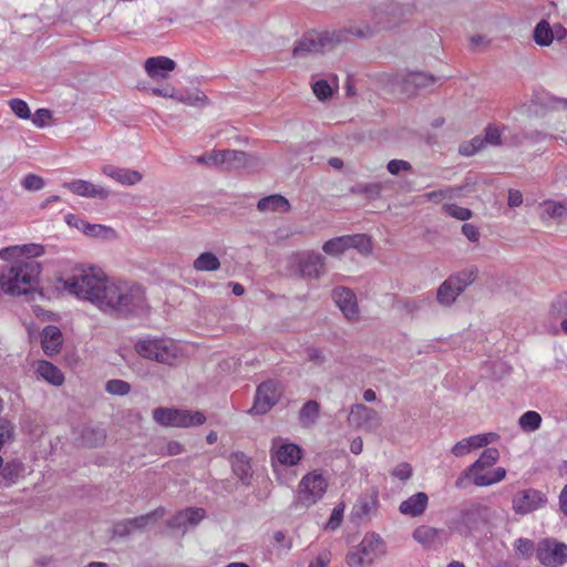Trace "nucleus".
Returning <instances> with one entry per match:
<instances>
[{
	"mask_svg": "<svg viewBox=\"0 0 567 567\" xmlns=\"http://www.w3.org/2000/svg\"><path fill=\"white\" fill-rule=\"evenodd\" d=\"M313 94L319 101H327L333 95V89L327 80H318L312 83Z\"/></svg>",
	"mask_w": 567,
	"mask_h": 567,
	"instance_id": "de8ad7c7",
	"label": "nucleus"
},
{
	"mask_svg": "<svg viewBox=\"0 0 567 567\" xmlns=\"http://www.w3.org/2000/svg\"><path fill=\"white\" fill-rule=\"evenodd\" d=\"M51 118V111L48 109H39L35 111L32 122L38 127L45 126L47 122Z\"/></svg>",
	"mask_w": 567,
	"mask_h": 567,
	"instance_id": "e2e57ef3",
	"label": "nucleus"
},
{
	"mask_svg": "<svg viewBox=\"0 0 567 567\" xmlns=\"http://www.w3.org/2000/svg\"><path fill=\"white\" fill-rule=\"evenodd\" d=\"M205 517V509L199 507H188L178 512L169 520L167 527L171 529L182 530L183 534L188 527H194Z\"/></svg>",
	"mask_w": 567,
	"mask_h": 567,
	"instance_id": "4468645a",
	"label": "nucleus"
},
{
	"mask_svg": "<svg viewBox=\"0 0 567 567\" xmlns=\"http://www.w3.org/2000/svg\"><path fill=\"white\" fill-rule=\"evenodd\" d=\"M478 275V269L475 266H471L468 268L462 269L449 276L452 284L458 289L457 291L463 293L465 289L471 286L476 279Z\"/></svg>",
	"mask_w": 567,
	"mask_h": 567,
	"instance_id": "bb28decb",
	"label": "nucleus"
},
{
	"mask_svg": "<svg viewBox=\"0 0 567 567\" xmlns=\"http://www.w3.org/2000/svg\"><path fill=\"white\" fill-rule=\"evenodd\" d=\"M343 516V505H338L333 508L331 516L327 523V528L336 529L340 526Z\"/></svg>",
	"mask_w": 567,
	"mask_h": 567,
	"instance_id": "052dcab7",
	"label": "nucleus"
},
{
	"mask_svg": "<svg viewBox=\"0 0 567 567\" xmlns=\"http://www.w3.org/2000/svg\"><path fill=\"white\" fill-rule=\"evenodd\" d=\"M478 474L475 472H470V466L457 477L455 481V487L458 489L465 488L467 485V481L472 478L473 484L475 485V477Z\"/></svg>",
	"mask_w": 567,
	"mask_h": 567,
	"instance_id": "69168bd1",
	"label": "nucleus"
},
{
	"mask_svg": "<svg viewBox=\"0 0 567 567\" xmlns=\"http://www.w3.org/2000/svg\"><path fill=\"white\" fill-rule=\"evenodd\" d=\"M328 483L322 474L311 472L305 475L298 485L297 503L309 507L322 498Z\"/></svg>",
	"mask_w": 567,
	"mask_h": 567,
	"instance_id": "0eeeda50",
	"label": "nucleus"
},
{
	"mask_svg": "<svg viewBox=\"0 0 567 567\" xmlns=\"http://www.w3.org/2000/svg\"><path fill=\"white\" fill-rule=\"evenodd\" d=\"M485 145L484 138L481 136L473 137L470 142L460 145L458 152L463 156H473L480 152Z\"/></svg>",
	"mask_w": 567,
	"mask_h": 567,
	"instance_id": "09e8293b",
	"label": "nucleus"
},
{
	"mask_svg": "<svg viewBox=\"0 0 567 567\" xmlns=\"http://www.w3.org/2000/svg\"><path fill=\"white\" fill-rule=\"evenodd\" d=\"M378 505V495L371 496H362L358 499L357 504L353 506L352 515L362 518L364 516L370 515L373 511H375Z\"/></svg>",
	"mask_w": 567,
	"mask_h": 567,
	"instance_id": "e433bc0d",
	"label": "nucleus"
},
{
	"mask_svg": "<svg viewBox=\"0 0 567 567\" xmlns=\"http://www.w3.org/2000/svg\"><path fill=\"white\" fill-rule=\"evenodd\" d=\"M144 68L150 78L166 79L168 72L175 70L176 63L167 56H152L145 61Z\"/></svg>",
	"mask_w": 567,
	"mask_h": 567,
	"instance_id": "aec40b11",
	"label": "nucleus"
},
{
	"mask_svg": "<svg viewBox=\"0 0 567 567\" xmlns=\"http://www.w3.org/2000/svg\"><path fill=\"white\" fill-rule=\"evenodd\" d=\"M166 514V509L162 506L157 507L156 509L145 514L141 515L134 518L130 519V525L132 526V530H141L145 528L147 525L157 522L158 519L163 518Z\"/></svg>",
	"mask_w": 567,
	"mask_h": 567,
	"instance_id": "2f4dec72",
	"label": "nucleus"
},
{
	"mask_svg": "<svg viewBox=\"0 0 567 567\" xmlns=\"http://www.w3.org/2000/svg\"><path fill=\"white\" fill-rule=\"evenodd\" d=\"M383 185L379 182L375 183H358L350 188L353 195H363L367 199H377L381 196Z\"/></svg>",
	"mask_w": 567,
	"mask_h": 567,
	"instance_id": "c9c22d12",
	"label": "nucleus"
},
{
	"mask_svg": "<svg viewBox=\"0 0 567 567\" xmlns=\"http://www.w3.org/2000/svg\"><path fill=\"white\" fill-rule=\"evenodd\" d=\"M551 312L558 317L567 316V292L557 296L551 303ZM560 328L567 334V318L560 322Z\"/></svg>",
	"mask_w": 567,
	"mask_h": 567,
	"instance_id": "a19ab883",
	"label": "nucleus"
},
{
	"mask_svg": "<svg viewBox=\"0 0 567 567\" xmlns=\"http://www.w3.org/2000/svg\"><path fill=\"white\" fill-rule=\"evenodd\" d=\"M63 343V336L56 326H47L41 332V346L43 352L52 357L60 352Z\"/></svg>",
	"mask_w": 567,
	"mask_h": 567,
	"instance_id": "412c9836",
	"label": "nucleus"
},
{
	"mask_svg": "<svg viewBox=\"0 0 567 567\" xmlns=\"http://www.w3.org/2000/svg\"><path fill=\"white\" fill-rule=\"evenodd\" d=\"M534 41L540 47H548L554 40V29L547 20H540L534 28Z\"/></svg>",
	"mask_w": 567,
	"mask_h": 567,
	"instance_id": "f704fd0d",
	"label": "nucleus"
},
{
	"mask_svg": "<svg viewBox=\"0 0 567 567\" xmlns=\"http://www.w3.org/2000/svg\"><path fill=\"white\" fill-rule=\"evenodd\" d=\"M506 475V471L504 467H497L489 474H480L475 477L476 486H488L495 483L501 482Z\"/></svg>",
	"mask_w": 567,
	"mask_h": 567,
	"instance_id": "37998d69",
	"label": "nucleus"
},
{
	"mask_svg": "<svg viewBox=\"0 0 567 567\" xmlns=\"http://www.w3.org/2000/svg\"><path fill=\"white\" fill-rule=\"evenodd\" d=\"M233 473L245 485L250 484L252 476L250 460L243 452H235L229 456Z\"/></svg>",
	"mask_w": 567,
	"mask_h": 567,
	"instance_id": "5701e85b",
	"label": "nucleus"
},
{
	"mask_svg": "<svg viewBox=\"0 0 567 567\" xmlns=\"http://www.w3.org/2000/svg\"><path fill=\"white\" fill-rule=\"evenodd\" d=\"M105 390L113 395H125L131 391V385L124 380L112 379L106 382Z\"/></svg>",
	"mask_w": 567,
	"mask_h": 567,
	"instance_id": "3c124183",
	"label": "nucleus"
},
{
	"mask_svg": "<svg viewBox=\"0 0 567 567\" xmlns=\"http://www.w3.org/2000/svg\"><path fill=\"white\" fill-rule=\"evenodd\" d=\"M441 530L431 526H420L414 529L413 538L425 546L433 545L439 538Z\"/></svg>",
	"mask_w": 567,
	"mask_h": 567,
	"instance_id": "58836bf2",
	"label": "nucleus"
},
{
	"mask_svg": "<svg viewBox=\"0 0 567 567\" xmlns=\"http://www.w3.org/2000/svg\"><path fill=\"white\" fill-rule=\"evenodd\" d=\"M462 234L470 240V241H477L480 239V231L478 228L472 224H464L462 226Z\"/></svg>",
	"mask_w": 567,
	"mask_h": 567,
	"instance_id": "774afa93",
	"label": "nucleus"
},
{
	"mask_svg": "<svg viewBox=\"0 0 567 567\" xmlns=\"http://www.w3.org/2000/svg\"><path fill=\"white\" fill-rule=\"evenodd\" d=\"M136 352L148 360L164 364H173L178 355V347L172 339L146 338L135 344Z\"/></svg>",
	"mask_w": 567,
	"mask_h": 567,
	"instance_id": "39448f33",
	"label": "nucleus"
},
{
	"mask_svg": "<svg viewBox=\"0 0 567 567\" xmlns=\"http://www.w3.org/2000/svg\"><path fill=\"white\" fill-rule=\"evenodd\" d=\"M429 503V497L424 492H417L410 496L408 499L403 501L399 509L403 515H409L411 517L421 516Z\"/></svg>",
	"mask_w": 567,
	"mask_h": 567,
	"instance_id": "4be33fe9",
	"label": "nucleus"
},
{
	"mask_svg": "<svg viewBox=\"0 0 567 567\" xmlns=\"http://www.w3.org/2000/svg\"><path fill=\"white\" fill-rule=\"evenodd\" d=\"M280 392L278 383L274 380H268L257 386L254 404L249 410L250 414L262 415L266 414L279 401Z\"/></svg>",
	"mask_w": 567,
	"mask_h": 567,
	"instance_id": "9d476101",
	"label": "nucleus"
},
{
	"mask_svg": "<svg viewBox=\"0 0 567 567\" xmlns=\"http://www.w3.org/2000/svg\"><path fill=\"white\" fill-rule=\"evenodd\" d=\"M16 426L14 424L6 419H0V451L2 447L14 440Z\"/></svg>",
	"mask_w": 567,
	"mask_h": 567,
	"instance_id": "c03bdc74",
	"label": "nucleus"
},
{
	"mask_svg": "<svg viewBox=\"0 0 567 567\" xmlns=\"http://www.w3.org/2000/svg\"><path fill=\"white\" fill-rule=\"evenodd\" d=\"M194 269L197 271H214L219 269L220 261L216 255L206 251L200 254L193 262Z\"/></svg>",
	"mask_w": 567,
	"mask_h": 567,
	"instance_id": "4c0bfd02",
	"label": "nucleus"
},
{
	"mask_svg": "<svg viewBox=\"0 0 567 567\" xmlns=\"http://www.w3.org/2000/svg\"><path fill=\"white\" fill-rule=\"evenodd\" d=\"M491 518V509L481 503L462 504L449 520V527L461 536L471 537L482 530Z\"/></svg>",
	"mask_w": 567,
	"mask_h": 567,
	"instance_id": "20e7f679",
	"label": "nucleus"
},
{
	"mask_svg": "<svg viewBox=\"0 0 567 567\" xmlns=\"http://www.w3.org/2000/svg\"><path fill=\"white\" fill-rule=\"evenodd\" d=\"M382 540L378 535H365L361 543L358 545L359 550L362 553L363 558L368 560V565L372 564L375 557L381 551Z\"/></svg>",
	"mask_w": 567,
	"mask_h": 567,
	"instance_id": "393cba45",
	"label": "nucleus"
},
{
	"mask_svg": "<svg viewBox=\"0 0 567 567\" xmlns=\"http://www.w3.org/2000/svg\"><path fill=\"white\" fill-rule=\"evenodd\" d=\"M248 155L243 151L224 150L219 151V164L229 169H237L247 165Z\"/></svg>",
	"mask_w": 567,
	"mask_h": 567,
	"instance_id": "cd10ccee",
	"label": "nucleus"
},
{
	"mask_svg": "<svg viewBox=\"0 0 567 567\" xmlns=\"http://www.w3.org/2000/svg\"><path fill=\"white\" fill-rule=\"evenodd\" d=\"M347 563L350 567H362L368 564V560L363 558L362 553L357 547L347 555Z\"/></svg>",
	"mask_w": 567,
	"mask_h": 567,
	"instance_id": "13d9d810",
	"label": "nucleus"
},
{
	"mask_svg": "<svg viewBox=\"0 0 567 567\" xmlns=\"http://www.w3.org/2000/svg\"><path fill=\"white\" fill-rule=\"evenodd\" d=\"M372 33L369 27L364 28H343L331 32H307L297 41L292 56L297 59L306 58L310 54L321 53L332 49L336 44L347 41V35L352 34L357 38L364 39Z\"/></svg>",
	"mask_w": 567,
	"mask_h": 567,
	"instance_id": "7ed1b4c3",
	"label": "nucleus"
},
{
	"mask_svg": "<svg viewBox=\"0 0 567 567\" xmlns=\"http://www.w3.org/2000/svg\"><path fill=\"white\" fill-rule=\"evenodd\" d=\"M348 248H355L360 252L370 250V239L364 234L346 235Z\"/></svg>",
	"mask_w": 567,
	"mask_h": 567,
	"instance_id": "a18cd8bd",
	"label": "nucleus"
},
{
	"mask_svg": "<svg viewBox=\"0 0 567 567\" xmlns=\"http://www.w3.org/2000/svg\"><path fill=\"white\" fill-rule=\"evenodd\" d=\"M297 272L305 279H318L324 272V257L319 252H305L299 256Z\"/></svg>",
	"mask_w": 567,
	"mask_h": 567,
	"instance_id": "f8f14e48",
	"label": "nucleus"
},
{
	"mask_svg": "<svg viewBox=\"0 0 567 567\" xmlns=\"http://www.w3.org/2000/svg\"><path fill=\"white\" fill-rule=\"evenodd\" d=\"M320 405L317 401L310 400L306 402L299 412V421L302 426L309 427L312 426L319 416Z\"/></svg>",
	"mask_w": 567,
	"mask_h": 567,
	"instance_id": "72a5a7b5",
	"label": "nucleus"
},
{
	"mask_svg": "<svg viewBox=\"0 0 567 567\" xmlns=\"http://www.w3.org/2000/svg\"><path fill=\"white\" fill-rule=\"evenodd\" d=\"M386 169L392 175H399L403 171H411L412 166L404 159H391L386 165Z\"/></svg>",
	"mask_w": 567,
	"mask_h": 567,
	"instance_id": "6e6d98bb",
	"label": "nucleus"
},
{
	"mask_svg": "<svg viewBox=\"0 0 567 567\" xmlns=\"http://www.w3.org/2000/svg\"><path fill=\"white\" fill-rule=\"evenodd\" d=\"M81 225H82V231L85 235H89L92 237L102 236V234L106 231V227H104L102 225L90 224L87 221H81Z\"/></svg>",
	"mask_w": 567,
	"mask_h": 567,
	"instance_id": "680f3d73",
	"label": "nucleus"
},
{
	"mask_svg": "<svg viewBox=\"0 0 567 567\" xmlns=\"http://www.w3.org/2000/svg\"><path fill=\"white\" fill-rule=\"evenodd\" d=\"M332 299L349 321L359 318V307L355 293L346 287H337L332 290Z\"/></svg>",
	"mask_w": 567,
	"mask_h": 567,
	"instance_id": "ddd939ff",
	"label": "nucleus"
},
{
	"mask_svg": "<svg viewBox=\"0 0 567 567\" xmlns=\"http://www.w3.org/2000/svg\"><path fill=\"white\" fill-rule=\"evenodd\" d=\"M44 179L35 174H28L21 181V185L25 190H40L44 187Z\"/></svg>",
	"mask_w": 567,
	"mask_h": 567,
	"instance_id": "5fc2aeb1",
	"label": "nucleus"
},
{
	"mask_svg": "<svg viewBox=\"0 0 567 567\" xmlns=\"http://www.w3.org/2000/svg\"><path fill=\"white\" fill-rule=\"evenodd\" d=\"M348 422L354 427H372L379 425L378 412L362 403L351 406Z\"/></svg>",
	"mask_w": 567,
	"mask_h": 567,
	"instance_id": "2eb2a0df",
	"label": "nucleus"
},
{
	"mask_svg": "<svg viewBox=\"0 0 567 567\" xmlns=\"http://www.w3.org/2000/svg\"><path fill=\"white\" fill-rule=\"evenodd\" d=\"M436 78L425 72H410L402 80V92L406 95H414L419 90L433 85Z\"/></svg>",
	"mask_w": 567,
	"mask_h": 567,
	"instance_id": "a211bd4d",
	"label": "nucleus"
},
{
	"mask_svg": "<svg viewBox=\"0 0 567 567\" xmlns=\"http://www.w3.org/2000/svg\"><path fill=\"white\" fill-rule=\"evenodd\" d=\"M567 215V206L561 202L546 200L539 206V217L542 220L549 219L560 221Z\"/></svg>",
	"mask_w": 567,
	"mask_h": 567,
	"instance_id": "b1692460",
	"label": "nucleus"
},
{
	"mask_svg": "<svg viewBox=\"0 0 567 567\" xmlns=\"http://www.w3.org/2000/svg\"><path fill=\"white\" fill-rule=\"evenodd\" d=\"M196 162L198 164L203 165H218L219 164V151L212 152V153H205L196 158Z\"/></svg>",
	"mask_w": 567,
	"mask_h": 567,
	"instance_id": "0e129e2a",
	"label": "nucleus"
},
{
	"mask_svg": "<svg viewBox=\"0 0 567 567\" xmlns=\"http://www.w3.org/2000/svg\"><path fill=\"white\" fill-rule=\"evenodd\" d=\"M514 548L518 555H520L524 559H528L532 557L533 553H536V546L532 539L528 538H518L514 543Z\"/></svg>",
	"mask_w": 567,
	"mask_h": 567,
	"instance_id": "8fccbe9b",
	"label": "nucleus"
},
{
	"mask_svg": "<svg viewBox=\"0 0 567 567\" xmlns=\"http://www.w3.org/2000/svg\"><path fill=\"white\" fill-rule=\"evenodd\" d=\"M257 208L260 212H280L287 213L290 210V204L286 197L279 194H274L258 200Z\"/></svg>",
	"mask_w": 567,
	"mask_h": 567,
	"instance_id": "a878e982",
	"label": "nucleus"
},
{
	"mask_svg": "<svg viewBox=\"0 0 567 567\" xmlns=\"http://www.w3.org/2000/svg\"><path fill=\"white\" fill-rule=\"evenodd\" d=\"M505 126H497L495 124H488L485 128L484 142L493 146L502 145V133Z\"/></svg>",
	"mask_w": 567,
	"mask_h": 567,
	"instance_id": "49530a36",
	"label": "nucleus"
},
{
	"mask_svg": "<svg viewBox=\"0 0 567 567\" xmlns=\"http://www.w3.org/2000/svg\"><path fill=\"white\" fill-rule=\"evenodd\" d=\"M101 171L105 176L114 179L115 182L124 186L136 185L143 178L142 173H140L136 169L117 167L111 164L104 165Z\"/></svg>",
	"mask_w": 567,
	"mask_h": 567,
	"instance_id": "f3484780",
	"label": "nucleus"
},
{
	"mask_svg": "<svg viewBox=\"0 0 567 567\" xmlns=\"http://www.w3.org/2000/svg\"><path fill=\"white\" fill-rule=\"evenodd\" d=\"M71 295L87 300L111 317L140 316L146 306L144 288L132 281L111 280L94 267L78 265L68 277L58 280Z\"/></svg>",
	"mask_w": 567,
	"mask_h": 567,
	"instance_id": "f257e3e1",
	"label": "nucleus"
},
{
	"mask_svg": "<svg viewBox=\"0 0 567 567\" xmlns=\"http://www.w3.org/2000/svg\"><path fill=\"white\" fill-rule=\"evenodd\" d=\"M412 9L409 6H403L398 2L390 1L388 3H384L382 8L379 9V11L375 13L378 21L374 23V25L370 24H362V25H350V28H364L369 27L372 30L373 33L378 29H386L392 28L399 24L405 14L411 13ZM369 38V35L367 37Z\"/></svg>",
	"mask_w": 567,
	"mask_h": 567,
	"instance_id": "1a4fd4ad",
	"label": "nucleus"
},
{
	"mask_svg": "<svg viewBox=\"0 0 567 567\" xmlns=\"http://www.w3.org/2000/svg\"><path fill=\"white\" fill-rule=\"evenodd\" d=\"M63 186L71 190L73 194L82 197L106 199L110 196V190L107 188L94 185L91 182L84 179L66 182L63 184Z\"/></svg>",
	"mask_w": 567,
	"mask_h": 567,
	"instance_id": "dca6fc26",
	"label": "nucleus"
},
{
	"mask_svg": "<svg viewBox=\"0 0 567 567\" xmlns=\"http://www.w3.org/2000/svg\"><path fill=\"white\" fill-rule=\"evenodd\" d=\"M24 467L20 461L13 460L2 464L0 468V477L6 481V486L14 484L22 475Z\"/></svg>",
	"mask_w": 567,
	"mask_h": 567,
	"instance_id": "473e14b6",
	"label": "nucleus"
},
{
	"mask_svg": "<svg viewBox=\"0 0 567 567\" xmlns=\"http://www.w3.org/2000/svg\"><path fill=\"white\" fill-rule=\"evenodd\" d=\"M443 210L458 220H467L473 216V213L468 208L460 207L455 204H445L443 205Z\"/></svg>",
	"mask_w": 567,
	"mask_h": 567,
	"instance_id": "603ef678",
	"label": "nucleus"
},
{
	"mask_svg": "<svg viewBox=\"0 0 567 567\" xmlns=\"http://www.w3.org/2000/svg\"><path fill=\"white\" fill-rule=\"evenodd\" d=\"M153 419L162 426L189 427L202 425L206 421V416L196 411L194 413L187 410L156 408L153 411Z\"/></svg>",
	"mask_w": 567,
	"mask_h": 567,
	"instance_id": "423d86ee",
	"label": "nucleus"
},
{
	"mask_svg": "<svg viewBox=\"0 0 567 567\" xmlns=\"http://www.w3.org/2000/svg\"><path fill=\"white\" fill-rule=\"evenodd\" d=\"M326 254L331 256H338L344 252L348 248L346 236L334 237L326 241L322 246Z\"/></svg>",
	"mask_w": 567,
	"mask_h": 567,
	"instance_id": "79ce46f5",
	"label": "nucleus"
},
{
	"mask_svg": "<svg viewBox=\"0 0 567 567\" xmlns=\"http://www.w3.org/2000/svg\"><path fill=\"white\" fill-rule=\"evenodd\" d=\"M44 254V247L38 244L10 246L0 250L2 260H12L0 267V297L29 296L37 290L41 265L34 257Z\"/></svg>",
	"mask_w": 567,
	"mask_h": 567,
	"instance_id": "f03ea898",
	"label": "nucleus"
},
{
	"mask_svg": "<svg viewBox=\"0 0 567 567\" xmlns=\"http://www.w3.org/2000/svg\"><path fill=\"white\" fill-rule=\"evenodd\" d=\"M518 424L523 431L534 432L540 427L542 416L535 411H527L519 417Z\"/></svg>",
	"mask_w": 567,
	"mask_h": 567,
	"instance_id": "ea45409f",
	"label": "nucleus"
},
{
	"mask_svg": "<svg viewBox=\"0 0 567 567\" xmlns=\"http://www.w3.org/2000/svg\"><path fill=\"white\" fill-rule=\"evenodd\" d=\"M471 451H472V449L470 446V443H466V439L458 441L451 449L452 454L455 455L456 457L464 456L467 453H470Z\"/></svg>",
	"mask_w": 567,
	"mask_h": 567,
	"instance_id": "338daca9",
	"label": "nucleus"
},
{
	"mask_svg": "<svg viewBox=\"0 0 567 567\" xmlns=\"http://www.w3.org/2000/svg\"><path fill=\"white\" fill-rule=\"evenodd\" d=\"M130 519H122L113 525V535L117 537H126L133 533Z\"/></svg>",
	"mask_w": 567,
	"mask_h": 567,
	"instance_id": "4d7b16f0",
	"label": "nucleus"
},
{
	"mask_svg": "<svg viewBox=\"0 0 567 567\" xmlns=\"http://www.w3.org/2000/svg\"><path fill=\"white\" fill-rule=\"evenodd\" d=\"M547 504V496L535 488L518 492L513 498V509L517 514H529Z\"/></svg>",
	"mask_w": 567,
	"mask_h": 567,
	"instance_id": "9b49d317",
	"label": "nucleus"
},
{
	"mask_svg": "<svg viewBox=\"0 0 567 567\" xmlns=\"http://www.w3.org/2000/svg\"><path fill=\"white\" fill-rule=\"evenodd\" d=\"M37 371L40 377L53 385H61L64 381L61 370L49 361H41Z\"/></svg>",
	"mask_w": 567,
	"mask_h": 567,
	"instance_id": "c756f323",
	"label": "nucleus"
},
{
	"mask_svg": "<svg viewBox=\"0 0 567 567\" xmlns=\"http://www.w3.org/2000/svg\"><path fill=\"white\" fill-rule=\"evenodd\" d=\"M302 456L300 446L293 443H274L271 457L280 464L292 466L296 465Z\"/></svg>",
	"mask_w": 567,
	"mask_h": 567,
	"instance_id": "6ab92c4d",
	"label": "nucleus"
},
{
	"mask_svg": "<svg viewBox=\"0 0 567 567\" xmlns=\"http://www.w3.org/2000/svg\"><path fill=\"white\" fill-rule=\"evenodd\" d=\"M499 457V452L495 447H488L483 451L481 456L470 465V472H475L476 474H483V470L494 465Z\"/></svg>",
	"mask_w": 567,
	"mask_h": 567,
	"instance_id": "7c9ffc66",
	"label": "nucleus"
},
{
	"mask_svg": "<svg viewBox=\"0 0 567 567\" xmlns=\"http://www.w3.org/2000/svg\"><path fill=\"white\" fill-rule=\"evenodd\" d=\"M536 558L545 567H560L567 563V545L556 538H544L537 543Z\"/></svg>",
	"mask_w": 567,
	"mask_h": 567,
	"instance_id": "6e6552de",
	"label": "nucleus"
},
{
	"mask_svg": "<svg viewBox=\"0 0 567 567\" xmlns=\"http://www.w3.org/2000/svg\"><path fill=\"white\" fill-rule=\"evenodd\" d=\"M11 111L20 118L29 120L31 117L30 109L25 101L21 99H12L9 101Z\"/></svg>",
	"mask_w": 567,
	"mask_h": 567,
	"instance_id": "864d4df0",
	"label": "nucleus"
},
{
	"mask_svg": "<svg viewBox=\"0 0 567 567\" xmlns=\"http://www.w3.org/2000/svg\"><path fill=\"white\" fill-rule=\"evenodd\" d=\"M392 475L405 482L412 476V467L409 463H401L394 467Z\"/></svg>",
	"mask_w": 567,
	"mask_h": 567,
	"instance_id": "bf43d9fd",
	"label": "nucleus"
},
{
	"mask_svg": "<svg viewBox=\"0 0 567 567\" xmlns=\"http://www.w3.org/2000/svg\"><path fill=\"white\" fill-rule=\"evenodd\" d=\"M456 287L447 277L437 288L436 300L443 307H451L460 296Z\"/></svg>",
	"mask_w": 567,
	"mask_h": 567,
	"instance_id": "c85d7f7f",
	"label": "nucleus"
}]
</instances>
